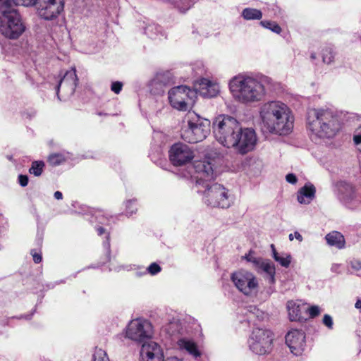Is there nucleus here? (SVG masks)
<instances>
[{
    "mask_svg": "<svg viewBox=\"0 0 361 361\" xmlns=\"http://www.w3.org/2000/svg\"><path fill=\"white\" fill-rule=\"evenodd\" d=\"M260 116L269 132L287 135L293 128V116L290 108L283 102L272 101L261 108Z\"/></svg>",
    "mask_w": 361,
    "mask_h": 361,
    "instance_id": "1",
    "label": "nucleus"
},
{
    "mask_svg": "<svg viewBox=\"0 0 361 361\" xmlns=\"http://www.w3.org/2000/svg\"><path fill=\"white\" fill-rule=\"evenodd\" d=\"M307 125L319 137L331 138L341 128L338 116L329 109H312L307 113Z\"/></svg>",
    "mask_w": 361,
    "mask_h": 361,
    "instance_id": "2",
    "label": "nucleus"
},
{
    "mask_svg": "<svg viewBox=\"0 0 361 361\" xmlns=\"http://www.w3.org/2000/svg\"><path fill=\"white\" fill-rule=\"evenodd\" d=\"M229 86L233 97L244 104L259 102L265 95L262 83L251 77L236 76Z\"/></svg>",
    "mask_w": 361,
    "mask_h": 361,
    "instance_id": "3",
    "label": "nucleus"
},
{
    "mask_svg": "<svg viewBox=\"0 0 361 361\" xmlns=\"http://www.w3.org/2000/svg\"><path fill=\"white\" fill-rule=\"evenodd\" d=\"M0 32L5 37L16 39L25 30V25L17 10L11 8V1L5 0L1 6Z\"/></svg>",
    "mask_w": 361,
    "mask_h": 361,
    "instance_id": "4",
    "label": "nucleus"
},
{
    "mask_svg": "<svg viewBox=\"0 0 361 361\" xmlns=\"http://www.w3.org/2000/svg\"><path fill=\"white\" fill-rule=\"evenodd\" d=\"M240 130V123L230 116L219 115L213 121V131L216 139L228 148L236 143L235 137Z\"/></svg>",
    "mask_w": 361,
    "mask_h": 361,
    "instance_id": "5",
    "label": "nucleus"
},
{
    "mask_svg": "<svg viewBox=\"0 0 361 361\" xmlns=\"http://www.w3.org/2000/svg\"><path fill=\"white\" fill-rule=\"evenodd\" d=\"M188 126L181 130V137L189 143H197L204 140L210 133V121L200 117L195 111L186 114Z\"/></svg>",
    "mask_w": 361,
    "mask_h": 361,
    "instance_id": "6",
    "label": "nucleus"
},
{
    "mask_svg": "<svg viewBox=\"0 0 361 361\" xmlns=\"http://www.w3.org/2000/svg\"><path fill=\"white\" fill-rule=\"evenodd\" d=\"M204 202L212 207L228 208L232 203L228 190L222 185L214 183L207 188L204 192Z\"/></svg>",
    "mask_w": 361,
    "mask_h": 361,
    "instance_id": "7",
    "label": "nucleus"
},
{
    "mask_svg": "<svg viewBox=\"0 0 361 361\" xmlns=\"http://www.w3.org/2000/svg\"><path fill=\"white\" fill-rule=\"evenodd\" d=\"M272 341L270 331L256 328L253 329L250 339V348L256 354L264 355L271 351Z\"/></svg>",
    "mask_w": 361,
    "mask_h": 361,
    "instance_id": "8",
    "label": "nucleus"
},
{
    "mask_svg": "<svg viewBox=\"0 0 361 361\" xmlns=\"http://www.w3.org/2000/svg\"><path fill=\"white\" fill-rule=\"evenodd\" d=\"M168 94L170 104L180 111H186L188 103L195 95V91L186 85L174 87L169 91Z\"/></svg>",
    "mask_w": 361,
    "mask_h": 361,
    "instance_id": "9",
    "label": "nucleus"
},
{
    "mask_svg": "<svg viewBox=\"0 0 361 361\" xmlns=\"http://www.w3.org/2000/svg\"><path fill=\"white\" fill-rule=\"evenodd\" d=\"M40 18L51 20L56 18L63 11L64 0H35Z\"/></svg>",
    "mask_w": 361,
    "mask_h": 361,
    "instance_id": "10",
    "label": "nucleus"
},
{
    "mask_svg": "<svg viewBox=\"0 0 361 361\" xmlns=\"http://www.w3.org/2000/svg\"><path fill=\"white\" fill-rule=\"evenodd\" d=\"M152 335V325L147 321L133 320L126 330V336L133 341L142 343L150 338Z\"/></svg>",
    "mask_w": 361,
    "mask_h": 361,
    "instance_id": "11",
    "label": "nucleus"
},
{
    "mask_svg": "<svg viewBox=\"0 0 361 361\" xmlns=\"http://www.w3.org/2000/svg\"><path fill=\"white\" fill-rule=\"evenodd\" d=\"M169 159L175 166H180L190 163L195 157L194 152L187 145L175 143L171 146Z\"/></svg>",
    "mask_w": 361,
    "mask_h": 361,
    "instance_id": "12",
    "label": "nucleus"
},
{
    "mask_svg": "<svg viewBox=\"0 0 361 361\" xmlns=\"http://www.w3.org/2000/svg\"><path fill=\"white\" fill-rule=\"evenodd\" d=\"M235 144L231 145V147H235L238 152L245 154L251 151L257 142L255 131L251 128H245L239 130L235 137Z\"/></svg>",
    "mask_w": 361,
    "mask_h": 361,
    "instance_id": "13",
    "label": "nucleus"
},
{
    "mask_svg": "<svg viewBox=\"0 0 361 361\" xmlns=\"http://www.w3.org/2000/svg\"><path fill=\"white\" fill-rule=\"evenodd\" d=\"M231 280L236 288L245 295H249L258 285L256 278L248 271L235 272L231 275Z\"/></svg>",
    "mask_w": 361,
    "mask_h": 361,
    "instance_id": "14",
    "label": "nucleus"
},
{
    "mask_svg": "<svg viewBox=\"0 0 361 361\" xmlns=\"http://www.w3.org/2000/svg\"><path fill=\"white\" fill-rule=\"evenodd\" d=\"M286 343L293 355H302L306 346L305 332L298 329L289 331L286 335Z\"/></svg>",
    "mask_w": 361,
    "mask_h": 361,
    "instance_id": "15",
    "label": "nucleus"
},
{
    "mask_svg": "<svg viewBox=\"0 0 361 361\" xmlns=\"http://www.w3.org/2000/svg\"><path fill=\"white\" fill-rule=\"evenodd\" d=\"M78 81L79 80L76 74L75 68L73 67L66 71L56 86L58 98L60 99L59 90L61 87H62L67 94H73L78 85Z\"/></svg>",
    "mask_w": 361,
    "mask_h": 361,
    "instance_id": "16",
    "label": "nucleus"
},
{
    "mask_svg": "<svg viewBox=\"0 0 361 361\" xmlns=\"http://www.w3.org/2000/svg\"><path fill=\"white\" fill-rule=\"evenodd\" d=\"M140 361H164L163 351L159 345L149 341L144 342L140 350Z\"/></svg>",
    "mask_w": 361,
    "mask_h": 361,
    "instance_id": "17",
    "label": "nucleus"
},
{
    "mask_svg": "<svg viewBox=\"0 0 361 361\" xmlns=\"http://www.w3.org/2000/svg\"><path fill=\"white\" fill-rule=\"evenodd\" d=\"M195 94L199 93L204 97H216L219 90V86L207 78H201L195 83Z\"/></svg>",
    "mask_w": 361,
    "mask_h": 361,
    "instance_id": "18",
    "label": "nucleus"
},
{
    "mask_svg": "<svg viewBox=\"0 0 361 361\" xmlns=\"http://www.w3.org/2000/svg\"><path fill=\"white\" fill-rule=\"evenodd\" d=\"M316 188L311 183H306L298 192L297 199L300 204H309L315 197Z\"/></svg>",
    "mask_w": 361,
    "mask_h": 361,
    "instance_id": "19",
    "label": "nucleus"
},
{
    "mask_svg": "<svg viewBox=\"0 0 361 361\" xmlns=\"http://www.w3.org/2000/svg\"><path fill=\"white\" fill-rule=\"evenodd\" d=\"M327 243L341 250L345 247V240L343 235L338 231H332L326 235Z\"/></svg>",
    "mask_w": 361,
    "mask_h": 361,
    "instance_id": "20",
    "label": "nucleus"
},
{
    "mask_svg": "<svg viewBox=\"0 0 361 361\" xmlns=\"http://www.w3.org/2000/svg\"><path fill=\"white\" fill-rule=\"evenodd\" d=\"M289 319L292 322H302L306 319L302 316L300 305L293 301H289L287 304Z\"/></svg>",
    "mask_w": 361,
    "mask_h": 361,
    "instance_id": "21",
    "label": "nucleus"
},
{
    "mask_svg": "<svg viewBox=\"0 0 361 361\" xmlns=\"http://www.w3.org/2000/svg\"><path fill=\"white\" fill-rule=\"evenodd\" d=\"M257 267L269 275V281L270 283L273 284L275 283L276 268L272 262L269 259H261Z\"/></svg>",
    "mask_w": 361,
    "mask_h": 361,
    "instance_id": "22",
    "label": "nucleus"
},
{
    "mask_svg": "<svg viewBox=\"0 0 361 361\" xmlns=\"http://www.w3.org/2000/svg\"><path fill=\"white\" fill-rule=\"evenodd\" d=\"M199 173L202 174L201 178L211 179L213 178L214 170L210 162H200L197 166Z\"/></svg>",
    "mask_w": 361,
    "mask_h": 361,
    "instance_id": "23",
    "label": "nucleus"
},
{
    "mask_svg": "<svg viewBox=\"0 0 361 361\" xmlns=\"http://www.w3.org/2000/svg\"><path fill=\"white\" fill-rule=\"evenodd\" d=\"M154 82L160 86H168L173 83L171 73L169 71L157 75Z\"/></svg>",
    "mask_w": 361,
    "mask_h": 361,
    "instance_id": "24",
    "label": "nucleus"
},
{
    "mask_svg": "<svg viewBox=\"0 0 361 361\" xmlns=\"http://www.w3.org/2000/svg\"><path fill=\"white\" fill-rule=\"evenodd\" d=\"M242 16L245 20H260L262 13L260 10L252 8H246L242 12Z\"/></svg>",
    "mask_w": 361,
    "mask_h": 361,
    "instance_id": "25",
    "label": "nucleus"
},
{
    "mask_svg": "<svg viewBox=\"0 0 361 361\" xmlns=\"http://www.w3.org/2000/svg\"><path fill=\"white\" fill-rule=\"evenodd\" d=\"M182 343V346L191 355L195 357L200 356V353L197 349L196 343L192 341H188L182 339L180 341Z\"/></svg>",
    "mask_w": 361,
    "mask_h": 361,
    "instance_id": "26",
    "label": "nucleus"
},
{
    "mask_svg": "<svg viewBox=\"0 0 361 361\" xmlns=\"http://www.w3.org/2000/svg\"><path fill=\"white\" fill-rule=\"evenodd\" d=\"M322 56L324 63L330 64L334 61L335 54L331 47L325 46L322 50Z\"/></svg>",
    "mask_w": 361,
    "mask_h": 361,
    "instance_id": "27",
    "label": "nucleus"
},
{
    "mask_svg": "<svg viewBox=\"0 0 361 361\" xmlns=\"http://www.w3.org/2000/svg\"><path fill=\"white\" fill-rule=\"evenodd\" d=\"M44 166L45 164L43 161H34L32 162L29 173L35 176H39L43 173Z\"/></svg>",
    "mask_w": 361,
    "mask_h": 361,
    "instance_id": "28",
    "label": "nucleus"
},
{
    "mask_svg": "<svg viewBox=\"0 0 361 361\" xmlns=\"http://www.w3.org/2000/svg\"><path fill=\"white\" fill-rule=\"evenodd\" d=\"M47 161L49 165L56 166L66 161L65 157L60 153L51 154L48 157Z\"/></svg>",
    "mask_w": 361,
    "mask_h": 361,
    "instance_id": "29",
    "label": "nucleus"
},
{
    "mask_svg": "<svg viewBox=\"0 0 361 361\" xmlns=\"http://www.w3.org/2000/svg\"><path fill=\"white\" fill-rule=\"evenodd\" d=\"M342 188L340 189L341 192L343 193V199L351 200L354 197L355 190L352 185L344 183L341 185Z\"/></svg>",
    "mask_w": 361,
    "mask_h": 361,
    "instance_id": "30",
    "label": "nucleus"
},
{
    "mask_svg": "<svg viewBox=\"0 0 361 361\" xmlns=\"http://www.w3.org/2000/svg\"><path fill=\"white\" fill-rule=\"evenodd\" d=\"M260 24L265 28L271 30L272 32L280 34L281 32V27L274 21L271 20H262Z\"/></svg>",
    "mask_w": 361,
    "mask_h": 361,
    "instance_id": "31",
    "label": "nucleus"
},
{
    "mask_svg": "<svg viewBox=\"0 0 361 361\" xmlns=\"http://www.w3.org/2000/svg\"><path fill=\"white\" fill-rule=\"evenodd\" d=\"M93 361H109L106 353L101 348L96 349L93 355Z\"/></svg>",
    "mask_w": 361,
    "mask_h": 361,
    "instance_id": "32",
    "label": "nucleus"
},
{
    "mask_svg": "<svg viewBox=\"0 0 361 361\" xmlns=\"http://www.w3.org/2000/svg\"><path fill=\"white\" fill-rule=\"evenodd\" d=\"M306 312L310 319H314L320 314L321 309L317 305H312L306 310Z\"/></svg>",
    "mask_w": 361,
    "mask_h": 361,
    "instance_id": "33",
    "label": "nucleus"
},
{
    "mask_svg": "<svg viewBox=\"0 0 361 361\" xmlns=\"http://www.w3.org/2000/svg\"><path fill=\"white\" fill-rule=\"evenodd\" d=\"M11 1V8L13 4L15 6L22 5L24 6H35V0H9Z\"/></svg>",
    "mask_w": 361,
    "mask_h": 361,
    "instance_id": "34",
    "label": "nucleus"
},
{
    "mask_svg": "<svg viewBox=\"0 0 361 361\" xmlns=\"http://www.w3.org/2000/svg\"><path fill=\"white\" fill-rule=\"evenodd\" d=\"M277 262H279L281 266L288 268L291 262V256L290 255H286L285 257H281L280 255L279 257L276 259Z\"/></svg>",
    "mask_w": 361,
    "mask_h": 361,
    "instance_id": "35",
    "label": "nucleus"
},
{
    "mask_svg": "<svg viewBox=\"0 0 361 361\" xmlns=\"http://www.w3.org/2000/svg\"><path fill=\"white\" fill-rule=\"evenodd\" d=\"M322 324L329 330L334 328V321L331 315L325 314L322 318Z\"/></svg>",
    "mask_w": 361,
    "mask_h": 361,
    "instance_id": "36",
    "label": "nucleus"
},
{
    "mask_svg": "<svg viewBox=\"0 0 361 361\" xmlns=\"http://www.w3.org/2000/svg\"><path fill=\"white\" fill-rule=\"evenodd\" d=\"M147 270L150 274L155 275L161 271V268L158 264L153 262L148 267Z\"/></svg>",
    "mask_w": 361,
    "mask_h": 361,
    "instance_id": "37",
    "label": "nucleus"
},
{
    "mask_svg": "<svg viewBox=\"0 0 361 361\" xmlns=\"http://www.w3.org/2000/svg\"><path fill=\"white\" fill-rule=\"evenodd\" d=\"M123 83L119 81L113 82L111 85V90L116 94H119L123 88Z\"/></svg>",
    "mask_w": 361,
    "mask_h": 361,
    "instance_id": "38",
    "label": "nucleus"
},
{
    "mask_svg": "<svg viewBox=\"0 0 361 361\" xmlns=\"http://www.w3.org/2000/svg\"><path fill=\"white\" fill-rule=\"evenodd\" d=\"M30 254L35 263L39 264L42 262V257L41 252H38L35 249H32L30 250Z\"/></svg>",
    "mask_w": 361,
    "mask_h": 361,
    "instance_id": "39",
    "label": "nucleus"
},
{
    "mask_svg": "<svg viewBox=\"0 0 361 361\" xmlns=\"http://www.w3.org/2000/svg\"><path fill=\"white\" fill-rule=\"evenodd\" d=\"M245 258L248 261V262H252L256 267L257 266V264H259V261L261 260V258H256L252 254V252L250 251L247 255H246L245 256Z\"/></svg>",
    "mask_w": 361,
    "mask_h": 361,
    "instance_id": "40",
    "label": "nucleus"
},
{
    "mask_svg": "<svg viewBox=\"0 0 361 361\" xmlns=\"http://www.w3.org/2000/svg\"><path fill=\"white\" fill-rule=\"evenodd\" d=\"M28 176L27 175L20 174L18 176V183L22 187H25L28 184Z\"/></svg>",
    "mask_w": 361,
    "mask_h": 361,
    "instance_id": "41",
    "label": "nucleus"
},
{
    "mask_svg": "<svg viewBox=\"0 0 361 361\" xmlns=\"http://www.w3.org/2000/svg\"><path fill=\"white\" fill-rule=\"evenodd\" d=\"M286 180L287 182L291 184H295L298 181V178L293 173H288L286 176Z\"/></svg>",
    "mask_w": 361,
    "mask_h": 361,
    "instance_id": "42",
    "label": "nucleus"
},
{
    "mask_svg": "<svg viewBox=\"0 0 361 361\" xmlns=\"http://www.w3.org/2000/svg\"><path fill=\"white\" fill-rule=\"evenodd\" d=\"M293 238H295L297 240H298L299 241H302V236L300 235V233L298 231H295L294 233V234H292L290 233L289 235V240H293Z\"/></svg>",
    "mask_w": 361,
    "mask_h": 361,
    "instance_id": "43",
    "label": "nucleus"
},
{
    "mask_svg": "<svg viewBox=\"0 0 361 361\" xmlns=\"http://www.w3.org/2000/svg\"><path fill=\"white\" fill-rule=\"evenodd\" d=\"M134 204H135V202L133 200H128L126 202V208L131 209L130 212V214H133L134 212ZM135 210H137V209L135 208Z\"/></svg>",
    "mask_w": 361,
    "mask_h": 361,
    "instance_id": "44",
    "label": "nucleus"
},
{
    "mask_svg": "<svg viewBox=\"0 0 361 361\" xmlns=\"http://www.w3.org/2000/svg\"><path fill=\"white\" fill-rule=\"evenodd\" d=\"M271 250H272V256H273V258L276 260L279 256V254L278 253V252L276 251V248H275V246L274 244H271Z\"/></svg>",
    "mask_w": 361,
    "mask_h": 361,
    "instance_id": "45",
    "label": "nucleus"
},
{
    "mask_svg": "<svg viewBox=\"0 0 361 361\" xmlns=\"http://www.w3.org/2000/svg\"><path fill=\"white\" fill-rule=\"evenodd\" d=\"M352 267L356 270L361 269V262L360 261H355L352 262Z\"/></svg>",
    "mask_w": 361,
    "mask_h": 361,
    "instance_id": "46",
    "label": "nucleus"
},
{
    "mask_svg": "<svg viewBox=\"0 0 361 361\" xmlns=\"http://www.w3.org/2000/svg\"><path fill=\"white\" fill-rule=\"evenodd\" d=\"M96 231L97 232L98 235H102L106 233V229L102 226H98L96 228Z\"/></svg>",
    "mask_w": 361,
    "mask_h": 361,
    "instance_id": "47",
    "label": "nucleus"
},
{
    "mask_svg": "<svg viewBox=\"0 0 361 361\" xmlns=\"http://www.w3.org/2000/svg\"><path fill=\"white\" fill-rule=\"evenodd\" d=\"M353 140L356 145L360 144L361 143V134L354 135Z\"/></svg>",
    "mask_w": 361,
    "mask_h": 361,
    "instance_id": "48",
    "label": "nucleus"
},
{
    "mask_svg": "<svg viewBox=\"0 0 361 361\" xmlns=\"http://www.w3.org/2000/svg\"><path fill=\"white\" fill-rule=\"evenodd\" d=\"M54 196L56 200H61L63 198V194L60 191H56Z\"/></svg>",
    "mask_w": 361,
    "mask_h": 361,
    "instance_id": "49",
    "label": "nucleus"
},
{
    "mask_svg": "<svg viewBox=\"0 0 361 361\" xmlns=\"http://www.w3.org/2000/svg\"><path fill=\"white\" fill-rule=\"evenodd\" d=\"M355 307L357 308V309H360L361 308V300L360 299H358L355 304Z\"/></svg>",
    "mask_w": 361,
    "mask_h": 361,
    "instance_id": "50",
    "label": "nucleus"
},
{
    "mask_svg": "<svg viewBox=\"0 0 361 361\" xmlns=\"http://www.w3.org/2000/svg\"><path fill=\"white\" fill-rule=\"evenodd\" d=\"M104 219L109 220L106 217H105V216H102V219L101 220H99V222L100 224H105V221H104Z\"/></svg>",
    "mask_w": 361,
    "mask_h": 361,
    "instance_id": "51",
    "label": "nucleus"
},
{
    "mask_svg": "<svg viewBox=\"0 0 361 361\" xmlns=\"http://www.w3.org/2000/svg\"><path fill=\"white\" fill-rule=\"evenodd\" d=\"M316 54L315 53H312L311 55H310V58L312 60H314L316 59Z\"/></svg>",
    "mask_w": 361,
    "mask_h": 361,
    "instance_id": "52",
    "label": "nucleus"
},
{
    "mask_svg": "<svg viewBox=\"0 0 361 361\" xmlns=\"http://www.w3.org/2000/svg\"><path fill=\"white\" fill-rule=\"evenodd\" d=\"M360 312H361V308H360Z\"/></svg>",
    "mask_w": 361,
    "mask_h": 361,
    "instance_id": "53",
    "label": "nucleus"
}]
</instances>
